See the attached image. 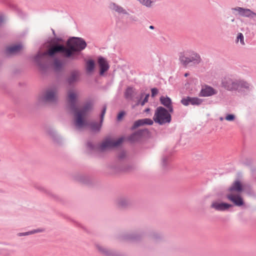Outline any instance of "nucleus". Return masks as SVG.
<instances>
[{
    "label": "nucleus",
    "mask_w": 256,
    "mask_h": 256,
    "mask_svg": "<svg viewBox=\"0 0 256 256\" xmlns=\"http://www.w3.org/2000/svg\"><path fill=\"white\" fill-rule=\"evenodd\" d=\"M87 44L85 40L80 37H72L66 42V46L62 44H56L50 50V54H60L64 58L71 60H78V55L86 48Z\"/></svg>",
    "instance_id": "1"
},
{
    "label": "nucleus",
    "mask_w": 256,
    "mask_h": 256,
    "mask_svg": "<svg viewBox=\"0 0 256 256\" xmlns=\"http://www.w3.org/2000/svg\"><path fill=\"white\" fill-rule=\"evenodd\" d=\"M125 157L126 153L124 152H120L118 156V160L110 166V169L114 173L130 172L134 168L133 164L128 163L124 160Z\"/></svg>",
    "instance_id": "2"
},
{
    "label": "nucleus",
    "mask_w": 256,
    "mask_h": 256,
    "mask_svg": "<svg viewBox=\"0 0 256 256\" xmlns=\"http://www.w3.org/2000/svg\"><path fill=\"white\" fill-rule=\"evenodd\" d=\"M153 120L156 123L160 125H163L166 123L170 122L172 116L166 108L160 106L155 110Z\"/></svg>",
    "instance_id": "3"
},
{
    "label": "nucleus",
    "mask_w": 256,
    "mask_h": 256,
    "mask_svg": "<svg viewBox=\"0 0 256 256\" xmlns=\"http://www.w3.org/2000/svg\"><path fill=\"white\" fill-rule=\"evenodd\" d=\"M58 89L56 87L47 88L38 98L40 103L56 104L58 102Z\"/></svg>",
    "instance_id": "4"
},
{
    "label": "nucleus",
    "mask_w": 256,
    "mask_h": 256,
    "mask_svg": "<svg viewBox=\"0 0 256 256\" xmlns=\"http://www.w3.org/2000/svg\"><path fill=\"white\" fill-rule=\"evenodd\" d=\"M179 60L184 66H186L190 62L194 64L200 63L201 58L200 56L194 52H180L179 56Z\"/></svg>",
    "instance_id": "5"
},
{
    "label": "nucleus",
    "mask_w": 256,
    "mask_h": 256,
    "mask_svg": "<svg viewBox=\"0 0 256 256\" xmlns=\"http://www.w3.org/2000/svg\"><path fill=\"white\" fill-rule=\"evenodd\" d=\"M53 48L54 46L44 52H38L34 58V61L36 63L42 73H46V72L48 68V66L46 63L42 62L41 60L46 56H49L52 58H54L56 54H54V56H52L50 52Z\"/></svg>",
    "instance_id": "6"
},
{
    "label": "nucleus",
    "mask_w": 256,
    "mask_h": 256,
    "mask_svg": "<svg viewBox=\"0 0 256 256\" xmlns=\"http://www.w3.org/2000/svg\"><path fill=\"white\" fill-rule=\"evenodd\" d=\"M123 140L124 138L122 137L118 138L116 140H113L110 138H106L103 141L99 148L102 151L106 149L118 147L122 144Z\"/></svg>",
    "instance_id": "7"
},
{
    "label": "nucleus",
    "mask_w": 256,
    "mask_h": 256,
    "mask_svg": "<svg viewBox=\"0 0 256 256\" xmlns=\"http://www.w3.org/2000/svg\"><path fill=\"white\" fill-rule=\"evenodd\" d=\"M231 10L236 16L238 15L240 16L248 18H254L256 17V13L249 8L236 6L232 8Z\"/></svg>",
    "instance_id": "8"
},
{
    "label": "nucleus",
    "mask_w": 256,
    "mask_h": 256,
    "mask_svg": "<svg viewBox=\"0 0 256 256\" xmlns=\"http://www.w3.org/2000/svg\"><path fill=\"white\" fill-rule=\"evenodd\" d=\"M236 78H226L222 80V86L228 91L234 92L236 89Z\"/></svg>",
    "instance_id": "9"
},
{
    "label": "nucleus",
    "mask_w": 256,
    "mask_h": 256,
    "mask_svg": "<svg viewBox=\"0 0 256 256\" xmlns=\"http://www.w3.org/2000/svg\"><path fill=\"white\" fill-rule=\"evenodd\" d=\"M202 102L203 100L201 98L188 96L182 98L180 100V102L184 106H188L190 104L193 106H200L202 104Z\"/></svg>",
    "instance_id": "10"
},
{
    "label": "nucleus",
    "mask_w": 256,
    "mask_h": 256,
    "mask_svg": "<svg viewBox=\"0 0 256 256\" xmlns=\"http://www.w3.org/2000/svg\"><path fill=\"white\" fill-rule=\"evenodd\" d=\"M148 133V130L147 128L140 129L130 135L128 137V140L130 142H137L143 136Z\"/></svg>",
    "instance_id": "11"
},
{
    "label": "nucleus",
    "mask_w": 256,
    "mask_h": 256,
    "mask_svg": "<svg viewBox=\"0 0 256 256\" xmlns=\"http://www.w3.org/2000/svg\"><path fill=\"white\" fill-rule=\"evenodd\" d=\"M98 252L104 256H120L119 252L114 250L109 249L99 244H96Z\"/></svg>",
    "instance_id": "12"
},
{
    "label": "nucleus",
    "mask_w": 256,
    "mask_h": 256,
    "mask_svg": "<svg viewBox=\"0 0 256 256\" xmlns=\"http://www.w3.org/2000/svg\"><path fill=\"white\" fill-rule=\"evenodd\" d=\"M236 84L234 91L241 93L245 90H250V84L244 80L236 79Z\"/></svg>",
    "instance_id": "13"
},
{
    "label": "nucleus",
    "mask_w": 256,
    "mask_h": 256,
    "mask_svg": "<svg viewBox=\"0 0 256 256\" xmlns=\"http://www.w3.org/2000/svg\"><path fill=\"white\" fill-rule=\"evenodd\" d=\"M226 197L236 206H241L244 204V202L242 198L239 194H228Z\"/></svg>",
    "instance_id": "14"
},
{
    "label": "nucleus",
    "mask_w": 256,
    "mask_h": 256,
    "mask_svg": "<svg viewBox=\"0 0 256 256\" xmlns=\"http://www.w3.org/2000/svg\"><path fill=\"white\" fill-rule=\"evenodd\" d=\"M218 94V91L212 87L206 85L202 88L199 94L200 96L208 97Z\"/></svg>",
    "instance_id": "15"
},
{
    "label": "nucleus",
    "mask_w": 256,
    "mask_h": 256,
    "mask_svg": "<svg viewBox=\"0 0 256 256\" xmlns=\"http://www.w3.org/2000/svg\"><path fill=\"white\" fill-rule=\"evenodd\" d=\"M98 64L100 68V74L102 76L108 70L109 64L106 60L102 56L98 57Z\"/></svg>",
    "instance_id": "16"
},
{
    "label": "nucleus",
    "mask_w": 256,
    "mask_h": 256,
    "mask_svg": "<svg viewBox=\"0 0 256 256\" xmlns=\"http://www.w3.org/2000/svg\"><path fill=\"white\" fill-rule=\"evenodd\" d=\"M116 202L119 207L126 208L132 204V200L130 196H122L117 199Z\"/></svg>",
    "instance_id": "17"
},
{
    "label": "nucleus",
    "mask_w": 256,
    "mask_h": 256,
    "mask_svg": "<svg viewBox=\"0 0 256 256\" xmlns=\"http://www.w3.org/2000/svg\"><path fill=\"white\" fill-rule=\"evenodd\" d=\"M232 206V205L231 204L224 202H213L210 206L211 208L220 212L226 210Z\"/></svg>",
    "instance_id": "18"
},
{
    "label": "nucleus",
    "mask_w": 256,
    "mask_h": 256,
    "mask_svg": "<svg viewBox=\"0 0 256 256\" xmlns=\"http://www.w3.org/2000/svg\"><path fill=\"white\" fill-rule=\"evenodd\" d=\"M154 124V121L149 118H145L143 119H140L135 121L134 124L131 127L130 130H134L138 127L144 125H152Z\"/></svg>",
    "instance_id": "19"
},
{
    "label": "nucleus",
    "mask_w": 256,
    "mask_h": 256,
    "mask_svg": "<svg viewBox=\"0 0 256 256\" xmlns=\"http://www.w3.org/2000/svg\"><path fill=\"white\" fill-rule=\"evenodd\" d=\"M109 8L110 10L117 12L118 14H129L126 10L115 2H110L109 5Z\"/></svg>",
    "instance_id": "20"
},
{
    "label": "nucleus",
    "mask_w": 256,
    "mask_h": 256,
    "mask_svg": "<svg viewBox=\"0 0 256 256\" xmlns=\"http://www.w3.org/2000/svg\"><path fill=\"white\" fill-rule=\"evenodd\" d=\"M243 190V186L239 180H235L232 186H230L227 191L229 192H240Z\"/></svg>",
    "instance_id": "21"
},
{
    "label": "nucleus",
    "mask_w": 256,
    "mask_h": 256,
    "mask_svg": "<svg viewBox=\"0 0 256 256\" xmlns=\"http://www.w3.org/2000/svg\"><path fill=\"white\" fill-rule=\"evenodd\" d=\"M22 48V45L20 44H15L9 47H8L4 53L6 56L18 53Z\"/></svg>",
    "instance_id": "22"
},
{
    "label": "nucleus",
    "mask_w": 256,
    "mask_h": 256,
    "mask_svg": "<svg viewBox=\"0 0 256 256\" xmlns=\"http://www.w3.org/2000/svg\"><path fill=\"white\" fill-rule=\"evenodd\" d=\"M171 162V154L166 152L163 154L162 158V166L164 169L170 167V164Z\"/></svg>",
    "instance_id": "23"
},
{
    "label": "nucleus",
    "mask_w": 256,
    "mask_h": 256,
    "mask_svg": "<svg viewBox=\"0 0 256 256\" xmlns=\"http://www.w3.org/2000/svg\"><path fill=\"white\" fill-rule=\"evenodd\" d=\"M136 94V89L132 86H128L124 92V97L126 100H132Z\"/></svg>",
    "instance_id": "24"
},
{
    "label": "nucleus",
    "mask_w": 256,
    "mask_h": 256,
    "mask_svg": "<svg viewBox=\"0 0 256 256\" xmlns=\"http://www.w3.org/2000/svg\"><path fill=\"white\" fill-rule=\"evenodd\" d=\"M78 72L73 70L70 72V76L66 78V82L69 85H72L78 80Z\"/></svg>",
    "instance_id": "25"
},
{
    "label": "nucleus",
    "mask_w": 256,
    "mask_h": 256,
    "mask_svg": "<svg viewBox=\"0 0 256 256\" xmlns=\"http://www.w3.org/2000/svg\"><path fill=\"white\" fill-rule=\"evenodd\" d=\"M142 237V234L137 233L127 234L124 236V238L126 240L136 242L139 240Z\"/></svg>",
    "instance_id": "26"
},
{
    "label": "nucleus",
    "mask_w": 256,
    "mask_h": 256,
    "mask_svg": "<svg viewBox=\"0 0 256 256\" xmlns=\"http://www.w3.org/2000/svg\"><path fill=\"white\" fill-rule=\"evenodd\" d=\"M74 179L82 183L88 184L91 182L90 178L84 174H78L74 176Z\"/></svg>",
    "instance_id": "27"
},
{
    "label": "nucleus",
    "mask_w": 256,
    "mask_h": 256,
    "mask_svg": "<svg viewBox=\"0 0 256 256\" xmlns=\"http://www.w3.org/2000/svg\"><path fill=\"white\" fill-rule=\"evenodd\" d=\"M48 133L55 142L58 144L62 142V138L58 134L55 130L52 128H50L48 130Z\"/></svg>",
    "instance_id": "28"
},
{
    "label": "nucleus",
    "mask_w": 256,
    "mask_h": 256,
    "mask_svg": "<svg viewBox=\"0 0 256 256\" xmlns=\"http://www.w3.org/2000/svg\"><path fill=\"white\" fill-rule=\"evenodd\" d=\"M160 102L166 108L172 104L171 98L167 96H161L160 98Z\"/></svg>",
    "instance_id": "29"
},
{
    "label": "nucleus",
    "mask_w": 256,
    "mask_h": 256,
    "mask_svg": "<svg viewBox=\"0 0 256 256\" xmlns=\"http://www.w3.org/2000/svg\"><path fill=\"white\" fill-rule=\"evenodd\" d=\"M76 118V125L80 128L84 126L87 124L86 121L85 120L84 117L79 116L75 115Z\"/></svg>",
    "instance_id": "30"
},
{
    "label": "nucleus",
    "mask_w": 256,
    "mask_h": 256,
    "mask_svg": "<svg viewBox=\"0 0 256 256\" xmlns=\"http://www.w3.org/2000/svg\"><path fill=\"white\" fill-rule=\"evenodd\" d=\"M102 123L101 120L99 122H91L89 124V126L90 129L94 132H99L100 130Z\"/></svg>",
    "instance_id": "31"
},
{
    "label": "nucleus",
    "mask_w": 256,
    "mask_h": 256,
    "mask_svg": "<svg viewBox=\"0 0 256 256\" xmlns=\"http://www.w3.org/2000/svg\"><path fill=\"white\" fill-rule=\"evenodd\" d=\"M95 67V62L93 60H88L86 62V70L88 72L94 71Z\"/></svg>",
    "instance_id": "32"
},
{
    "label": "nucleus",
    "mask_w": 256,
    "mask_h": 256,
    "mask_svg": "<svg viewBox=\"0 0 256 256\" xmlns=\"http://www.w3.org/2000/svg\"><path fill=\"white\" fill-rule=\"evenodd\" d=\"M54 64L56 70H60L63 66L62 62L57 58L54 60Z\"/></svg>",
    "instance_id": "33"
},
{
    "label": "nucleus",
    "mask_w": 256,
    "mask_h": 256,
    "mask_svg": "<svg viewBox=\"0 0 256 256\" xmlns=\"http://www.w3.org/2000/svg\"><path fill=\"white\" fill-rule=\"evenodd\" d=\"M68 108L74 113H76L78 111V106H76V102H68Z\"/></svg>",
    "instance_id": "34"
},
{
    "label": "nucleus",
    "mask_w": 256,
    "mask_h": 256,
    "mask_svg": "<svg viewBox=\"0 0 256 256\" xmlns=\"http://www.w3.org/2000/svg\"><path fill=\"white\" fill-rule=\"evenodd\" d=\"M150 237L154 241L158 242L161 239L162 236L158 232H154L151 234Z\"/></svg>",
    "instance_id": "35"
},
{
    "label": "nucleus",
    "mask_w": 256,
    "mask_h": 256,
    "mask_svg": "<svg viewBox=\"0 0 256 256\" xmlns=\"http://www.w3.org/2000/svg\"><path fill=\"white\" fill-rule=\"evenodd\" d=\"M10 7L13 8V9H14L17 13H18V14L21 18H24V14L22 13V10H20L16 6L14 5V4H11L10 5Z\"/></svg>",
    "instance_id": "36"
},
{
    "label": "nucleus",
    "mask_w": 256,
    "mask_h": 256,
    "mask_svg": "<svg viewBox=\"0 0 256 256\" xmlns=\"http://www.w3.org/2000/svg\"><path fill=\"white\" fill-rule=\"evenodd\" d=\"M68 98L69 102H76V94L73 92L69 93Z\"/></svg>",
    "instance_id": "37"
},
{
    "label": "nucleus",
    "mask_w": 256,
    "mask_h": 256,
    "mask_svg": "<svg viewBox=\"0 0 256 256\" xmlns=\"http://www.w3.org/2000/svg\"><path fill=\"white\" fill-rule=\"evenodd\" d=\"M92 104L91 102H86L82 107L84 110L88 112L92 108Z\"/></svg>",
    "instance_id": "38"
},
{
    "label": "nucleus",
    "mask_w": 256,
    "mask_h": 256,
    "mask_svg": "<svg viewBox=\"0 0 256 256\" xmlns=\"http://www.w3.org/2000/svg\"><path fill=\"white\" fill-rule=\"evenodd\" d=\"M237 41H240V42L242 44L244 45V35L242 33L239 32L238 34L237 37H236Z\"/></svg>",
    "instance_id": "39"
},
{
    "label": "nucleus",
    "mask_w": 256,
    "mask_h": 256,
    "mask_svg": "<svg viewBox=\"0 0 256 256\" xmlns=\"http://www.w3.org/2000/svg\"><path fill=\"white\" fill-rule=\"evenodd\" d=\"M87 148L90 150H94L97 148V146L91 142H88L86 144Z\"/></svg>",
    "instance_id": "40"
},
{
    "label": "nucleus",
    "mask_w": 256,
    "mask_h": 256,
    "mask_svg": "<svg viewBox=\"0 0 256 256\" xmlns=\"http://www.w3.org/2000/svg\"><path fill=\"white\" fill-rule=\"evenodd\" d=\"M236 116L234 114H227L225 117V119L230 122L233 121L235 120Z\"/></svg>",
    "instance_id": "41"
},
{
    "label": "nucleus",
    "mask_w": 256,
    "mask_h": 256,
    "mask_svg": "<svg viewBox=\"0 0 256 256\" xmlns=\"http://www.w3.org/2000/svg\"><path fill=\"white\" fill-rule=\"evenodd\" d=\"M106 106L105 105L102 107V110L101 114L100 115V120H101V122H103L104 117L106 114Z\"/></svg>",
    "instance_id": "42"
},
{
    "label": "nucleus",
    "mask_w": 256,
    "mask_h": 256,
    "mask_svg": "<svg viewBox=\"0 0 256 256\" xmlns=\"http://www.w3.org/2000/svg\"><path fill=\"white\" fill-rule=\"evenodd\" d=\"M126 114V112L124 110L120 111L117 116V120L118 121L121 120L124 116Z\"/></svg>",
    "instance_id": "43"
},
{
    "label": "nucleus",
    "mask_w": 256,
    "mask_h": 256,
    "mask_svg": "<svg viewBox=\"0 0 256 256\" xmlns=\"http://www.w3.org/2000/svg\"><path fill=\"white\" fill-rule=\"evenodd\" d=\"M150 96V94H147L145 95V96L142 100H141V102L140 103V104L142 106H144L146 102H148V98Z\"/></svg>",
    "instance_id": "44"
},
{
    "label": "nucleus",
    "mask_w": 256,
    "mask_h": 256,
    "mask_svg": "<svg viewBox=\"0 0 256 256\" xmlns=\"http://www.w3.org/2000/svg\"><path fill=\"white\" fill-rule=\"evenodd\" d=\"M86 111L84 110V109L82 108L80 110H78V111L76 112L74 114L75 115L79 116L80 114L81 116L84 117Z\"/></svg>",
    "instance_id": "45"
},
{
    "label": "nucleus",
    "mask_w": 256,
    "mask_h": 256,
    "mask_svg": "<svg viewBox=\"0 0 256 256\" xmlns=\"http://www.w3.org/2000/svg\"><path fill=\"white\" fill-rule=\"evenodd\" d=\"M158 90L157 88H154L151 89V96L152 98H154L158 94Z\"/></svg>",
    "instance_id": "46"
},
{
    "label": "nucleus",
    "mask_w": 256,
    "mask_h": 256,
    "mask_svg": "<svg viewBox=\"0 0 256 256\" xmlns=\"http://www.w3.org/2000/svg\"><path fill=\"white\" fill-rule=\"evenodd\" d=\"M144 96V91H142L140 92V94L138 97H136V98L138 99L136 104L138 105L140 104V102H141L142 98Z\"/></svg>",
    "instance_id": "47"
},
{
    "label": "nucleus",
    "mask_w": 256,
    "mask_h": 256,
    "mask_svg": "<svg viewBox=\"0 0 256 256\" xmlns=\"http://www.w3.org/2000/svg\"><path fill=\"white\" fill-rule=\"evenodd\" d=\"M34 187L40 190V191L44 192H46V188L41 185L36 184Z\"/></svg>",
    "instance_id": "48"
},
{
    "label": "nucleus",
    "mask_w": 256,
    "mask_h": 256,
    "mask_svg": "<svg viewBox=\"0 0 256 256\" xmlns=\"http://www.w3.org/2000/svg\"><path fill=\"white\" fill-rule=\"evenodd\" d=\"M44 231V228H37L36 230H31L32 234H34L36 233L42 232Z\"/></svg>",
    "instance_id": "49"
},
{
    "label": "nucleus",
    "mask_w": 256,
    "mask_h": 256,
    "mask_svg": "<svg viewBox=\"0 0 256 256\" xmlns=\"http://www.w3.org/2000/svg\"><path fill=\"white\" fill-rule=\"evenodd\" d=\"M30 234H32L31 233V230L24 232H20L18 234V236H26Z\"/></svg>",
    "instance_id": "50"
},
{
    "label": "nucleus",
    "mask_w": 256,
    "mask_h": 256,
    "mask_svg": "<svg viewBox=\"0 0 256 256\" xmlns=\"http://www.w3.org/2000/svg\"><path fill=\"white\" fill-rule=\"evenodd\" d=\"M166 110L168 111V112L170 114L174 112V108L172 104L171 105L168 106V107H166Z\"/></svg>",
    "instance_id": "51"
},
{
    "label": "nucleus",
    "mask_w": 256,
    "mask_h": 256,
    "mask_svg": "<svg viewBox=\"0 0 256 256\" xmlns=\"http://www.w3.org/2000/svg\"><path fill=\"white\" fill-rule=\"evenodd\" d=\"M62 40V38H56L52 40V42H55V41L56 42H60Z\"/></svg>",
    "instance_id": "52"
},
{
    "label": "nucleus",
    "mask_w": 256,
    "mask_h": 256,
    "mask_svg": "<svg viewBox=\"0 0 256 256\" xmlns=\"http://www.w3.org/2000/svg\"><path fill=\"white\" fill-rule=\"evenodd\" d=\"M2 22H3L2 16H0V26L1 25V24H2Z\"/></svg>",
    "instance_id": "53"
},
{
    "label": "nucleus",
    "mask_w": 256,
    "mask_h": 256,
    "mask_svg": "<svg viewBox=\"0 0 256 256\" xmlns=\"http://www.w3.org/2000/svg\"><path fill=\"white\" fill-rule=\"evenodd\" d=\"M149 28H150V29H151V30H154V26H149Z\"/></svg>",
    "instance_id": "54"
},
{
    "label": "nucleus",
    "mask_w": 256,
    "mask_h": 256,
    "mask_svg": "<svg viewBox=\"0 0 256 256\" xmlns=\"http://www.w3.org/2000/svg\"><path fill=\"white\" fill-rule=\"evenodd\" d=\"M188 74H188V73H186V74H184V76L185 77H186V76H188Z\"/></svg>",
    "instance_id": "55"
},
{
    "label": "nucleus",
    "mask_w": 256,
    "mask_h": 256,
    "mask_svg": "<svg viewBox=\"0 0 256 256\" xmlns=\"http://www.w3.org/2000/svg\"><path fill=\"white\" fill-rule=\"evenodd\" d=\"M150 108H147L146 109L145 111H146V112H148V111H150Z\"/></svg>",
    "instance_id": "56"
},
{
    "label": "nucleus",
    "mask_w": 256,
    "mask_h": 256,
    "mask_svg": "<svg viewBox=\"0 0 256 256\" xmlns=\"http://www.w3.org/2000/svg\"><path fill=\"white\" fill-rule=\"evenodd\" d=\"M52 33H53V34H54V36L56 35V34H55V32H54V30H52Z\"/></svg>",
    "instance_id": "57"
},
{
    "label": "nucleus",
    "mask_w": 256,
    "mask_h": 256,
    "mask_svg": "<svg viewBox=\"0 0 256 256\" xmlns=\"http://www.w3.org/2000/svg\"><path fill=\"white\" fill-rule=\"evenodd\" d=\"M234 18H233V19L232 20V22H234Z\"/></svg>",
    "instance_id": "58"
}]
</instances>
